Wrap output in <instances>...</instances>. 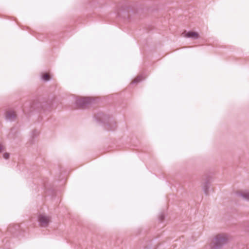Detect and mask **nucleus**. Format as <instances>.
<instances>
[{
	"label": "nucleus",
	"instance_id": "obj_1",
	"mask_svg": "<svg viewBox=\"0 0 249 249\" xmlns=\"http://www.w3.org/2000/svg\"><path fill=\"white\" fill-rule=\"evenodd\" d=\"M229 239V236L227 234L220 233L216 235L212 241L211 249H221L228 242Z\"/></svg>",
	"mask_w": 249,
	"mask_h": 249
},
{
	"label": "nucleus",
	"instance_id": "obj_2",
	"mask_svg": "<svg viewBox=\"0 0 249 249\" xmlns=\"http://www.w3.org/2000/svg\"><path fill=\"white\" fill-rule=\"evenodd\" d=\"M95 119L99 123L106 124V128L107 130L113 131L116 128V124L113 121H109V118L102 113H98L95 116Z\"/></svg>",
	"mask_w": 249,
	"mask_h": 249
},
{
	"label": "nucleus",
	"instance_id": "obj_3",
	"mask_svg": "<svg viewBox=\"0 0 249 249\" xmlns=\"http://www.w3.org/2000/svg\"><path fill=\"white\" fill-rule=\"evenodd\" d=\"M93 102L91 97H78L75 98V103L79 108H85Z\"/></svg>",
	"mask_w": 249,
	"mask_h": 249
},
{
	"label": "nucleus",
	"instance_id": "obj_4",
	"mask_svg": "<svg viewBox=\"0 0 249 249\" xmlns=\"http://www.w3.org/2000/svg\"><path fill=\"white\" fill-rule=\"evenodd\" d=\"M38 220L41 227H46L50 222V218L44 214H40L38 217Z\"/></svg>",
	"mask_w": 249,
	"mask_h": 249
},
{
	"label": "nucleus",
	"instance_id": "obj_5",
	"mask_svg": "<svg viewBox=\"0 0 249 249\" xmlns=\"http://www.w3.org/2000/svg\"><path fill=\"white\" fill-rule=\"evenodd\" d=\"M16 114L13 110L7 111L5 115V119L10 122L14 121L16 118Z\"/></svg>",
	"mask_w": 249,
	"mask_h": 249
},
{
	"label": "nucleus",
	"instance_id": "obj_6",
	"mask_svg": "<svg viewBox=\"0 0 249 249\" xmlns=\"http://www.w3.org/2000/svg\"><path fill=\"white\" fill-rule=\"evenodd\" d=\"M237 195L242 197L243 199L249 201V191H241L237 194Z\"/></svg>",
	"mask_w": 249,
	"mask_h": 249
},
{
	"label": "nucleus",
	"instance_id": "obj_7",
	"mask_svg": "<svg viewBox=\"0 0 249 249\" xmlns=\"http://www.w3.org/2000/svg\"><path fill=\"white\" fill-rule=\"evenodd\" d=\"M210 187V184L208 180H206L205 181L202 185V189L204 192V193L206 195H209V190Z\"/></svg>",
	"mask_w": 249,
	"mask_h": 249
},
{
	"label": "nucleus",
	"instance_id": "obj_8",
	"mask_svg": "<svg viewBox=\"0 0 249 249\" xmlns=\"http://www.w3.org/2000/svg\"><path fill=\"white\" fill-rule=\"evenodd\" d=\"M185 36L188 38L197 39L198 38V34L195 32H189L186 33Z\"/></svg>",
	"mask_w": 249,
	"mask_h": 249
},
{
	"label": "nucleus",
	"instance_id": "obj_9",
	"mask_svg": "<svg viewBox=\"0 0 249 249\" xmlns=\"http://www.w3.org/2000/svg\"><path fill=\"white\" fill-rule=\"evenodd\" d=\"M39 132L36 129L32 130L30 133L31 141L32 142H33L34 139L38 136Z\"/></svg>",
	"mask_w": 249,
	"mask_h": 249
},
{
	"label": "nucleus",
	"instance_id": "obj_10",
	"mask_svg": "<svg viewBox=\"0 0 249 249\" xmlns=\"http://www.w3.org/2000/svg\"><path fill=\"white\" fill-rule=\"evenodd\" d=\"M19 226L18 225H11L8 228V231L10 232H13L14 231L13 229L14 230H17L18 229Z\"/></svg>",
	"mask_w": 249,
	"mask_h": 249
},
{
	"label": "nucleus",
	"instance_id": "obj_11",
	"mask_svg": "<svg viewBox=\"0 0 249 249\" xmlns=\"http://www.w3.org/2000/svg\"><path fill=\"white\" fill-rule=\"evenodd\" d=\"M143 78L142 75L137 76L132 82V83L135 84L141 81Z\"/></svg>",
	"mask_w": 249,
	"mask_h": 249
},
{
	"label": "nucleus",
	"instance_id": "obj_12",
	"mask_svg": "<svg viewBox=\"0 0 249 249\" xmlns=\"http://www.w3.org/2000/svg\"><path fill=\"white\" fill-rule=\"evenodd\" d=\"M42 79L44 80V81H49L50 80V76L49 74H44L42 77Z\"/></svg>",
	"mask_w": 249,
	"mask_h": 249
},
{
	"label": "nucleus",
	"instance_id": "obj_13",
	"mask_svg": "<svg viewBox=\"0 0 249 249\" xmlns=\"http://www.w3.org/2000/svg\"><path fill=\"white\" fill-rule=\"evenodd\" d=\"M9 157H10V154L8 153H4L3 154V158L5 160L8 159L9 158Z\"/></svg>",
	"mask_w": 249,
	"mask_h": 249
},
{
	"label": "nucleus",
	"instance_id": "obj_14",
	"mask_svg": "<svg viewBox=\"0 0 249 249\" xmlns=\"http://www.w3.org/2000/svg\"><path fill=\"white\" fill-rule=\"evenodd\" d=\"M5 147L2 142H0V153H2L4 150Z\"/></svg>",
	"mask_w": 249,
	"mask_h": 249
},
{
	"label": "nucleus",
	"instance_id": "obj_15",
	"mask_svg": "<svg viewBox=\"0 0 249 249\" xmlns=\"http://www.w3.org/2000/svg\"><path fill=\"white\" fill-rule=\"evenodd\" d=\"M164 218V216L163 214H161L160 216V221H162Z\"/></svg>",
	"mask_w": 249,
	"mask_h": 249
}]
</instances>
